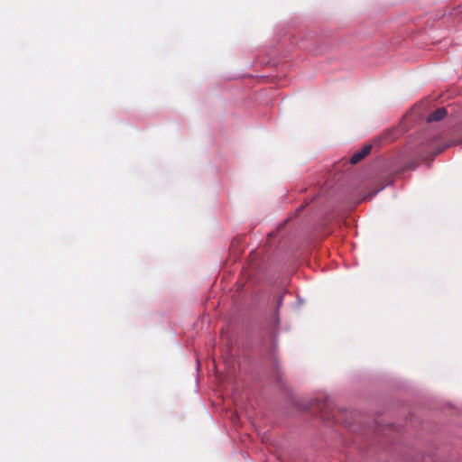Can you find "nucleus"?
I'll list each match as a JSON object with an SVG mask.
<instances>
[{
  "mask_svg": "<svg viewBox=\"0 0 462 462\" xmlns=\"http://www.w3.org/2000/svg\"><path fill=\"white\" fill-rule=\"evenodd\" d=\"M372 150L371 144L365 145L360 151L355 152L351 158L349 159V162L351 164H356L361 160H363L365 156H367Z\"/></svg>",
  "mask_w": 462,
  "mask_h": 462,
  "instance_id": "obj_1",
  "label": "nucleus"
},
{
  "mask_svg": "<svg viewBox=\"0 0 462 462\" xmlns=\"http://www.w3.org/2000/svg\"><path fill=\"white\" fill-rule=\"evenodd\" d=\"M447 113L448 112L446 107H439L427 116V122H439L447 116Z\"/></svg>",
  "mask_w": 462,
  "mask_h": 462,
  "instance_id": "obj_2",
  "label": "nucleus"
},
{
  "mask_svg": "<svg viewBox=\"0 0 462 462\" xmlns=\"http://www.w3.org/2000/svg\"><path fill=\"white\" fill-rule=\"evenodd\" d=\"M282 304V296L280 295L278 300H277V308L279 309Z\"/></svg>",
  "mask_w": 462,
  "mask_h": 462,
  "instance_id": "obj_3",
  "label": "nucleus"
},
{
  "mask_svg": "<svg viewBox=\"0 0 462 462\" xmlns=\"http://www.w3.org/2000/svg\"><path fill=\"white\" fill-rule=\"evenodd\" d=\"M306 206H307V204H305V205H301L298 209H299V210H301V209H303V208H304V207H306Z\"/></svg>",
  "mask_w": 462,
  "mask_h": 462,
  "instance_id": "obj_4",
  "label": "nucleus"
}]
</instances>
